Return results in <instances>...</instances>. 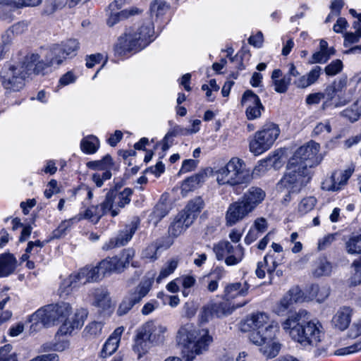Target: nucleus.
I'll use <instances>...</instances> for the list:
<instances>
[{
    "mask_svg": "<svg viewBox=\"0 0 361 361\" xmlns=\"http://www.w3.org/2000/svg\"><path fill=\"white\" fill-rule=\"evenodd\" d=\"M300 318L301 313L292 314L283 322V329L288 331L295 341L307 350L312 351L314 357L325 355L326 349L320 346L324 336L321 323L310 321L302 324L300 322Z\"/></svg>",
    "mask_w": 361,
    "mask_h": 361,
    "instance_id": "obj_1",
    "label": "nucleus"
},
{
    "mask_svg": "<svg viewBox=\"0 0 361 361\" xmlns=\"http://www.w3.org/2000/svg\"><path fill=\"white\" fill-rule=\"evenodd\" d=\"M154 39V25L148 20L136 29H126L118 38L114 50L118 56H124L131 52L136 53L145 49Z\"/></svg>",
    "mask_w": 361,
    "mask_h": 361,
    "instance_id": "obj_2",
    "label": "nucleus"
},
{
    "mask_svg": "<svg viewBox=\"0 0 361 361\" xmlns=\"http://www.w3.org/2000/svg\"><path fill=\"white\" fill-rule=\"evenodd\" d=\"M177 341L179 345L184 348L186 361H192L195 355L207 351L213 339L207 329L195 328L191 324H187L180 327L178 331Z\"/></svg>",
    "mask_w": 361,
    "mask_h": 361,
    "instance_id": "obj_3",
    "label": "nucleus"
},
{
    "mask_svg": "<svg viewBox=\"0 0 361 361\" xmlns=\"http://www.w3.org/2000/svg\"><path fill=\"white\" fill-rule=\"evenodd\" d=\"M279 328L278 323L271 321L269 315L264 312L253 314L240 325L242 331H250L249 340L257 345L274 339Z\"/></svg>",
    "mask_w": 361,
    "mask_h": 361,
    "instance_id": "obj_4",
    "label": "nucleus"
},
{
    "mask_svg": "<svg viewBox=\"0 0 361 361\" xmlns=\"http://www.w3.org/2000/svg\"><path fill=\"white\" fill-rule=\"evenodd\" d=\"M252 177L247 169L243 160L233 157L224 166L216 171V180L220 185H229L235 188V190L241 185L245 186L251 181ZM238 193V191H236Z\"/></svg>",
    "mask_w": 361,
    "mask_h": 361,
    "instance_id": "obj_5",
    "label": "nucleus"
},
{
    "mask_svg": "<svg viewBox=\"0 0 361 361\" xmlns=\"http://www.w3.org/2000/svg\"><path fill=\"white\" fill-rule=\"evenodd\" d=\"M28 78L29 74L23 61L6 63L0 71V82L8 92L23 90Z\"/></svg>",
    "mask_w": 361,
    "mask_h": 361,
    "instance_id": "obj_6",
    "label": "nucleus"
},
{
    "mask_svg": "<svg viewBox=\"0 0 361 361\" xmlns=\"http://www.w3.org/2000/svg\"><path fill=\"white\" fill-rule=\"evenodd\" d=\"M312 171L293 161H288L287 172L281 180V184L290 192L298 193L311 180Z\"/></svg>",
    "mask_w": 361,
    "mask_h": 361,
    "instance_id": "obj_7",
    "label": "nucleus"
},
{
    "mask_svg": "<svg viewBox=\"0 0 361 361\" xmlns=\"http://www.w3.org/2000/svg\"><path fill=\"white\" fill-rule=\"evenodd\" d=\"M279 134L280 129L277 124L274 123L264 124L250 140L249 144L250 152L255 155H259L267 151L274 145Z\"/></svg>",
    "mask_w": 361,
    "mask_h": 361,
    "instance_id": "obj_8",
    "label": "nucleus"
},
{
    "mask_svg": "<svg viewBox=\"0 0 361 361\" xmlns=\"http://www.w3.org/2000/svg\"><path fill=\"white\" fill-rule=\"evenodd\" d=\"M213 251L216 259L224 260L228 266L239 264L245 256V250L241 245L234 246L228 240H222L215 244Z\"/></svg>",
    "mask_w": 361,
    "mask_h": 361,
    "instance_id": "obj_9",
    "label": "nucleus"
},
{
    "mask_svg": "<svg viewBox=\"0 0 361 361\" xmlns=\"http://www.w3.org/2000/svg\"><path fill=\"white\" fill-rule=\"evenodd\" d=\"M319 147L318 143L310 141L299 147L289 161H293L297 165L305 166V168L312 170V168L317 166L322 160L318 155Z\"/></svg>",
    "mask_w": 361,
    "mask_h": 361,
    "instance_id": "obj_10",
    "label": "nucleus"
},
{
    "mask_svg": "<svg viewBox=\"0 0 361 361\" xmlns=\"http://www.w3.org/2000/svg\"><path fill=\"white\" fill-rule=\"evenodd\" d=\"M26 66L29 76L35 75H44L47 69L56 65V59L54 56H51L50 49L47 51L44 59L39 60V56L35 54H27L23 60Z\"/></svg>",
    "mask_w": 361,
    "mask_h": 361,
    "instance_id": "obj_11",
    "label": "nucleus"
},
{
    "mask_svg": "<svg viewBox=\"0 0 361 361\" xmlns=\"http://www.w3.org/2000/svg\"><path fill=\"white\" fill-rule=\"evenodd\" d=\"M140 225V219L134 217L133 220L121 230L116 236L111 238L102 247L104 250H109L126 245L133 238Z\"/></svg>",
    "mask_w": 361,
    "mask_h": 361,
    "instance_id": "obj_12",
    "label": "nucleus"
},
{
    "mask_svg": "<svg viewBox=\"0 0 361 361\" xmlns=\"http://www.w3.org/2000/svg\"><path fill=\"white\" fill-rule=\"evenodd\" d=\"M79 47V42L77 39H70L61 44H54L51 47V56H54L56 59V65L59 66L67 58L75 56Z\"/></svg>",
    "mask_w": 361,
    "mask_h": 361,
    "instance_id": "obj_13",
    "label": "nucleus"
},
{
    "mask_svg": "<svg viewBox=\"0 0 361 361\" xmlns=\"http://www.w3.org/2000/svg\"><path fill=\"white\" fill-rule=\"evenodd\" d=\"M252 211L240 199L229 204L225 214L227 226H233L247 218Z\"/></svg>",
    "mask_w": 361,
    "mask_h": 361,
    "instance_id": "obj_14",
    "label": "nucleus"
},
{
    "mask_svg": "<svg viewBox=\"0 0 361 361\" xmlns=\"http://www.w3.org/2000/svg\"><path fill=\"white\" fill-rule=\"evenodd\" d=\"M49 305L39 308L29 317L28 322L31 323L30 326V333H35L43 327L54 325L51 312L49 309Z\"/></svg>",
    "mask_w": 361,
    "mask_h": 361,
    "instance_id": "obj_15",
    "label": "nucleus"
},
{
    "mask_svg": "<svg viewBox=\"0 0 361 361\" xmlns=\"http://www.w3.org/2000/svg\"><path fill=\"white\" fill-rule=\"evenodd\" d=\"M154 279L145 276L135 288L130 289L126 295L133 302L139 304L152 289Z\"/></svg>",
    "mask_w": 361,
    "mask_h": 361,
    "instance_id": "obj_16",
    "label": "nucleus"
},
{
    "mask_svg": "<svg viewBox=\"0 0 361 361\" xmlns=\"http://www.w3.org/2000/svg\"><path fill=\"white\" fill-rule=\"evenodd\" d=\"M265 192L260 188L251 187L239 198L252 211L264 200Z\"/></svg>",
    "mask_w": 361,
    "mask_h": 361,
    "instance_id": "obj_17",
    "label": "nucleus"
},
{
    "mask_svg": "<svg viewBox=\"0 0 361 361\" xmlns=\"http://www.w3.org/2000/svg\"><path fill=\"white\" fill-rule=\"evenodd\" d=\"M204 202L201 197H196L188 202L185 209L180 213L187 219L186 223L192 224L204 208Z\"/></svg>",
    "mask_w": 361,
    "mask_h": 361,
    "instance_id": "obj_18",
    "label": "nucleus"
},
{
    "mask_svg": "<svg viewBox=\"0 0 361 361\" xmlns=\"http://www.w3.org/2000/svg\"><path fill=\"white\" fill-rule=\"evenodd\" d=\"M147 336H148L146 334V330H144L141 326L137 330L136 336L134 340L135 343L133 347L134 352L137 354L139 359L143 355L147 353L148 350L149 349V344L152 343L149 342V337Z\"/></svg>",
    "mask_w": 361,
    "mask_h": 361,
    "instance_id": "obj_19",
    "label": "nucleus"
},
{
    "mask_svg": "<svg viewBox=\"0 0 361 361\" xmlns=\"http://www.w3.org/2000/svg\"><path fill=\"white\" fill-rule=\"evenodd\" d=\"M143 329L146 330V334L149 336V340L151 343H159L164 341V334L166 332V327L161 325H156L152 322H147L142 325Z\"/></svg>",
    "mask_w": 361,
    "mask_h": 361,
    "instance_id": "obj_20",
    "label": "nucleus"
},
{
    "mask_svg": "<svg viewBox=\"0 0 361 361\" xmlns=\"http://www.w3.org/2000/svg\"><path fill=\"white\" fill-rule=\"evenodd\" d=\"M352 312L353 310L349 307L340 308L332 318L333 326L341 331L345 330L350 322Z\"/></svg>",
    "mask_w": 361,
    "mask_h": 361,
    "instance_id": "obj_21",
    "label": "nucleus"
},
{
    "mask_svg": "<svg viewBox=\"0 0 361 361\" xmlns=\"http://www.w3.org/2000/svg\"><path fill=\"white\" fill-rule=\"evenodd\" d=\"M123 331V327H118L114 330L112 334L105 342L101 354L102 357L112 355L117 350L121 340V334Z\"/></svg>",
    "mask_w": 361,
    "mask_h": 361,
    "instance_id": "obj_22",
    "label": "nucleus"
},
{
    "mask_svg": "<svg viewBox=\"0 0 361 361\" xmlns=\"http://www.w3.org/2000/svg\"><path fill=\"white\" fill-rule=\"evenodd\" d=\"M107 203L108 201L104 202V200L99 205L88 207L83 214H80L79 219H86L90 220L94 224H97L104 214L108 213Z\"/></svg>",
    "mask_w": 361,
    "mask_h": 361,
    "instance_id": "obj_23",
    "label": "nucleus"
},
{
    "mask_svg": "<svg viewBox=\"0 0 361 361\" xmlns=\"http://www.w3.org/2000/svg\"><path fill=\"white\" fill-rule=\"evenodd\" d=\"M17 267V259L11 253L0 255V278L6 277L14 272Z\"/></svg>",
    "mask_w": 361,
    "mask_h": 361,
    "instance_id": "obj_24",
    "label": "nucleus"
},
{
    "mask_svg": "<svg viewBox=\"0 0 361 361\" xmlns=\"http://www.w3.org/2000/svg\"><path fill=\"white\" fill-rule=\"evenodd\" d=\"M250 288V286L247 281L243 283L240 282L229 283L225 287V297L228 300L238 296H245L248 294Z\"/></svg>",
    "mask_w": 361,
    "mask_h": 361,
    "instance_id": "obj_25",
    "label": "nucleus"
},
{
    "mask_svg": "<svg viewBox=\"0 0 361 361\" xmlns=\"http://www.w3.org/2000/svg\"><path fill=\"white\" fill-rule=\"evenodd\" d=\"M272 84L278 93H285L290 84L291 78L288 75H283L280 69H275L271 73Z\"/></svg>",
    "mask_w": 361,
    "mask_h": 361,
    "instance_id": "obj_26",
    "label": "nucleus"
},
{
    "mask_svg": "<svg viewBox=\"0 0 361 361\" xmlns=\"http://www.w3.org/2000/svg\"><path fill=\"white\" fill-rule=\"evenodd\" d=\"M111 11L106 20V24L109 27H113L121 20L142 13V10L137 7H130L117 13H114L112 10H111Z\"/></svg>",
    "mask_w": 361,
    "mask_h": 361,
    "instance_id": "obj_27",
    "label": "nucleus"
},
{
    "mask_svg": "<svg viewBox=\"0 0 361 361\" xmlns=\"http://www.w3.org/2000/svg\"><path fill=\"white\" fill-rule=\"evenodd\" d=\"M308 300H316L318 302H324L330 294V287L327 285H311L306 290Z\"/></svg>",
    "mask_w": 361,
    "mask_h": 361,
    "instance_id": "obj_28",
    "label": "nucleus"
},
{
    "mask_svg": "<svg viewBox=\"0 0 361 361\" xmlns=\"http://www.w3.org/2000/svg\"><path fill=\"white\" fill-rule=\"evenodd\" d=\"M321 72L322 68L320 66H314L308 73L294 80L293 83L298 88H306L317 81Z\"/></svg>",
    "mask_w": 361,
    "mask_h": 361,
    "instance_id": "obj_29",
    "label": "nucleus"
},
{
    "mask_svg": "<svg viewBox=\"0 0 361 361\" xmlns=\"http://www.w3.org/2000/svg\"><path fill=\"white\" fill-rule=\"evenodd\" d=\"M83 323L82 316L80 317L78 313H75L71 319L66 318L64 322L59 329L57 334L61 336L71 334L75 329L80 328Z\"/></svg>",
    "mask_w": 361,
    "mask_h": 361,
    "instance_id": "obj_30",
    "label": "nucleus"
},
{
    "mask_svg": "<svg viewBox=\"0 0 361 361\" xmlns=\"http://www.w3.org/2000/svg\"><path fill=\"white\" fill-rule=\"evenodd\" d=\"M107 201L108 203L106 204V207L108 209V212L110 213L112 217H115L118 215L121 212V209L123 208L118 201L116 189H111L106 194L104 202H106Z\"/></svg>",
    "mask_w": 361,
    "mask_h": 361,
    "instance_id": "obj_31",
    "label": "nucleus"
},
{
    "mask_svg": "<svg viewBox=\"0 0 361 361\" xmlns=\"http://www.w3.org/2000/svg\"><path fill=\"white\" fill-rule=\"evenodd\" d=\"M54 323L66 319L71 312V307L68 303L61 302L51 304L49 307Z\"/></svg>",
    "mask_w": 361,
    "mask_h": 361,
    "instance_id": "obj_32",
    "label": "nucleus"
},
{
    "mask_svg": "<svg viewBox=\"0 0 361 361\" xmlns=\"http://www.w3.org/2000/svg\"><path fill=\"white\" fill-rule=\"evenodd\" d=\"M339 86V85H337L336 84L331 85L322 92L324 99H325L322 104L323 109L331 106L337 97H339V94L341 93Z\"/></svg>",
    "mask_w": 361,
    "mask_h": 361,
    "instance_id": "obj_33",
    "label": "nucleus"
},
{
    "mask_svg": "<svg viewBox=\"0 0 361 361\" xmlns=\"http://www.w3.org/2000/svg\"><path fill=\"white\" fill-rule=\"evenodd\" d=\"M260 346V352L268 359L276 357L281 348V345L278 342L274 341V339L264 342Z\"/></svg>",
    "mask_w": 361,
    "mask_h": 361,
    "instance_id": "obj_34",
    "label": "nucleus"
},
{
    "mask_svg": "<svg viewBox=\"0 0 361 361\" xmlns=\"http://www.w3.org/2000/svg\"><path fill=\"white\" fill-rule=\"evenodd\" d=\"M353 171L350 169L345 170L339 174L336 173H333L331 178L332 184L329 188V190L334 191L340 190L341 188L347 183Z\"/></svg>",
    "mask_w": 361,
    "mask_h": 361,
    "instance_id": "obj_35",
    "label": "nucleus"
},
{
    "mask_svg": "<svg viewBox=\"0 0 361 361\" xmlns=\"http://www.w3.org/2000/svg\"><path fill=\"white\" fill-rule=\"evenodd\" d=\"M99 147V141L94 135H88L84 137L80 143V147L83 152L86 154L95 153Z\"/></svg>",
    "mask_w": 361,
    "mask_h": 361,
    "instance_id": "obj_36",
    "label": "nucleus"
},
{
    "mask_svg": "<svg viewBox=\"0 0 361 361\" xmlns=\"http://www.w3.org/2000/svg\"><path fill=\"white\" fill-rule=\"evenodd\" d=\"M95 306L102 308V310H107L111 307V300L109 293L104 290H98L94 293Z\"/></svg>",
    "mask_w": 361,
    "mask_h": 361,
    "instance_id": "obj_37",
    "label": "nucleus"
},
{
    "mask_svg": "<svg viewBox=\"0 0 361 361\" xmlns=\"http://www.w3.org/2000/svg\"><path fill=\"white\" fill-rule=\"evenodd\" d=\"M187 219L180 214L178 219L171 225L169 231L173 236H178L185 231L192 224L186 223Z\"/></svg>",
    "mask_w": 361,
    "mask_h": 361,
    "instance_id": "obj_38",
    "label": "nucleus"
},
{
    "mask_svg": "<svg viewBox=\"0 0 361 361\" xmlns=\"http://www.w3.org/2000/svg\"><path fill=\"white\" fill-rule=\"evenodd\" d=\"M12 8H14V4L11 0H1L0 1V19L2 20L11 22L13 20V15L12 13Z\"/></svg>",
    "mask_w": 361,
    "mask_h": 361,
    "instance_id": "obj_39",
    "label": "nucleus"
},
{
    "mask_svg": "<svg viewBox=\"0 0 361 361\" xmlns=\"http://www.w3.org/2000/svg\"><path fill=\"white\" fill-rule=\"evenodd\" d=\"M112 165V159L109 154H106L100 160L92 161L87 163V167L90 169L99 171L110 169Z\"/></svg>",
    "mask_w": 361,
    "mask_h": 361,
    "instance_id": "obj_40",
    "label": "nucleus"
},
{
    "mask_svg": "<svg viewBox=\"0 0 361 361\" xmlns=\"http://www.w3.org/2000/svg\"><path fill=\"white\" fill-rule=\"evenodd\" d=\"M204 174L198 173L186 178L181 186L182 192H188L196 188L203 181Z\"/></svg>",
    "mask_w": 361,
    "mask_h": 361,
    "instance_id": "obj_41",
    "label": "nucleus"
},
{
    "mask_svg": "<svg viewBox=\"0 0 361 361\" xmlns=\"http://www.w3.org/2000/svg\"><path fill=\"white\" fill-rule=\"evenodd\" d=\"M68 281L69 286L72 288L90 283L87 276L85 271H84V267L80 269L78 272L71 274Z\"/></svg>",
    "mask_w": 361,
    "mask_h": 361,
    "instance_id": "obj_42",
    "label": "nucleus"
},
{
    "mask_svg": "<svg viewBox=\"0 0 361 361\" xmlns=\"http://www.w3.org/2000/svg\"><path fill=\"white\" fill-rule=\"evenodd\" d=\"M169 9V5L163 0H154L150 5L152 16L157 18L164 15Z\"/></svg>",
    "mask_w": 361,
    "mask_h": 361,
    "instance_id": "obj_43",
    "label": "nucleus"
},
{
    "mask_svg": "<svg viewBox=\"0 0 361 361\" xmlns=\"http://www.w3.org/2000/svg\"><path fill=\"white\" fill-rule=\"evenodd\" d=\"M353 27L355 29V32H347L345 35V39L343 43L345 47H348L351 44L359 42L361 37V23L355 22Z\"/></svg>",
    "mask_w": 361,
    "mask_h": 361,
    "instance_id": "obj_44",
    "label": "nucleus"
},
{
    "mask_svg": "<svg viewBox=\"0 0 361 361\" xmlns=\"http://www.w3.org/2000/svg\"><path fill=\"white\" fill-rule=\"evenodd\" d=\"M331 271V265L326 259H320L316 264L313 275L316 277L329 275Z\"/></svg>",
    "mask_w": 361,
    "mask_h": 361,
    "instance_id": "obj_45",
    "label": "nucleus"
},
{
    "mask_svg": "<svg viewBox=\"0 0 361 361\" xmlns=\"http://www.w3.org/2000/svg\"><path fill=\"white\" fill-rule=\"evenodd\" d=\"M67 3V0H47L45 3L43 13L51 15L58 10L62 9Z\"/></svg>",
    "mask_w": 361,
    "mask_h": 361,
    "instance_id": "obj_46",
    "label": "nucleus"
},
{
    "mask_svg": "<svg viewBox=\"0 0 361 361\" xmlns=\"http://www.w3.org/2000/svg\"><path fill=\"white\" fill-rule=\"evenodd\" d=\"M317 204V199L310 196L303 198L299 203L298 211L300 215H305L314 209Z\"/></svg>",
    "mask_w": 361,
    "mask_h": 361,
    "instance_id": "obj_47",
    "label": "nucleus"
},
{
    "mask_svg": "<svg viewBox=\"0 0 361 361\" xmlns=\"http://www.w3.org/2000/svg\"><path fill=\"white\" fill-rule=\"evenodd\" d=\"M347 252L350 254L361 253V234L353 235L345 243Z\"/></svg>",
    "mask_w": 361,
    "mask_h": 361,
    "instance_id": "obj_48",
    "label": "nucleus"
},
{
    "mask_svg": "<svg viewBox=\"0 0 361 361\" xmlns=\"http://www.w3.org/2000/svg\"><path fill=\"white\" fill-rule=\"evenodd\" d=\"M103 324L102 322H92L89 324L84 329L85 336L87 338H92L99 336L102 334Z\"/></svg>",
    "mask_w": 361,
    "mask_h": 361,
    "instance_id": "obj_49",
    "label": "nucleus"
},
{
    "mask_svg": "<svg viewBox=\"0 0 361 361\" xmlns=\"http://www.w3.org/2000/svg\"><path fill=\"white\" fill-rule=\"evenodd\" d=\"M178 261L176 259H171L169 261L165 266L161 269L159 275L157 278V282L158 283H161V281L171 275L174 272L175 269L177 268Z\"/></svg>",
    "mask_w": 361,
    "mask_h": 361,
    "instance_id": "obj_50",
    "label": "nucleus"
},
{
    "mask_svg": "<svg viewBox=\"0 0 361 361\" xmlns=\"http://www.w3.org/2000/svg\"><path fill=\"white\" fill-rule=\"evenodd\" d=\"M214 307V312L216 317L229 314L235 308V307H231L227 301L221 302L219 304H213ZM243 305H237L236 307H242Z\"/></svg>",
    "mask_w": 361,
    "mask_h": 361,
    "instance_id": "obj_51",
    "label": "nucleus"
},
{
    "mask_svg": "<svg viewBox=\"0 0 361 361\" xmlns=\"http://www.w3.org/2000/svg\"><path fill=\"white\" fill-rule=\"evenodd\" d=\"M357 102L353 104L350 108L343 110L341 115L351 122L357 121L361 115V109L358 108Z\"/></svg>",
    "mask_w": 361,
    "mask_h": 361,
    "instance_id": "obj_52",
    "label": "nucleus"
},
{
    "mask_svg": "<svg viewBox=\"0 0 361 361\" xmlns=\"http://www.w3.org/2000/svg\"><path fill=\"white\" fill-rule=\"evenodd\" d=\"M135 305L133 301L126 294L120 302L116 314L118 316H123L128 314Z\"/></svg>",
    "mask_w": 361,
    "mask_h": 361,
    "instance_id": "obj_53",
    "label": "nucleus"
},
{
    "mask_svg": "<svg viewBox=\"0 0 361 361\" xmlns=\"http://www.w3.org/2000/svg\"><path fill=\"white\" fill-rule=\"evenodd\" d=\"M242 105L252 106L254 105H259L261 103L259 97L255 94L252 90H246L243 94L241 99Z\"/></svg>",
    "mask_w": 361,
    "mask_h": 361,
    "instance_id": "obj_54",
    "label": "nucleus"
},
{
    "mask_svg": "<svg viewBox=\"0 0 361 361\" xmlns=\"http://www.w3.org/2000/svg\"><path fill=\"white\" fill-rule=\"evenodd\" d=\"M169 212L168 205L163 201H159L152 213V219H154L156 221H160Z\"/></svg>",
    "mask_w": 361,
    "mask_h": 361,
    "instance_id": "obj_55",
    "label": "nucleus"
},
{
    "mask_svg": "<svg viewBox=\"0 0 361 361\" xmlns=\"http://www.w3.org/2000/svg\"><path fill=\"white\" fill-rule=\"evenodd\" d=\"M12 345L6 344L0 348V361H18L15 353H11Z\"/></svg>",
    "mask_w": 361,
    "mask_h": 361,
    "instance_id": "obj_56",
    "label": "nucleus"
},
{
    "mask_svg": "<svg viewBox=\"0 0 361 361\" xmlns=\"http://www.w3.org/2000/svg\"><path fill=\"white\" fill-rule=\"evenodd\" d=\"M343 69V63L339 59L332 61L326 66L324 71L327 75L334 76L339 73Z\"/></svg>",
    "mask_w": 361,
    "mask_h": 361,
    "instance_id": "obj_57",
    "label": "nucleus"
},
{
    "mask_svg": "<svg viewBox=\"0 0 361 361\" xmlns=\"http://www.w3.org/2000/svg\"><path fill=\"white\" fill-rule=\"evenodd\" d=\"M84 271H85L90 283L97 282L102 278L97 265L95 267L86 266L84 267Z\"/></svg>",
    "mask_w": 361,
    "mask_h": 361,
    "instance_id": "obj_58",
    "label": "nucleus"
},
{
    "mask_svg": "<svg viewBox=\"0 0 361 361\" xmlns=\"http://www.w3.org/2000/svg\"><path fill=\"white\" fill-rule=\"evenodd\" d=\"M114 262L116 261L115 259H113V257H111L109 259H105L98 264L97 267L99 268L100 273L102 274V277H104V275L107 273L115 271Z\"/></svg>",
    "mask_w": 361,
    "mask_h": 361,
    "instance_id": "obj_59",
    "label": "nucleus"
},
{
    "mask_svg": "<svg viewBox=\"0 0 361 361\" xmlns=\"http://www.w3.org/2000/svg\"><path fill=\"white\" fill-rule=\"evenodd\" d=\"M29 25L30 22L25 20L17 22L10 27L6 32V35L8 33V32H11V33L17 35H21L28 29Z\"/></svg>",
    "mask_w": 361,
    "mask_h": 361,
    "instance_id": "obj_60",
    "label": "nucleus"
},
{
    "mask_svg": "<svg viewBox=\"0 0 361 361\" xmlns=\"http://www.w3.org/2000/svg\"><path fill=\"white\" fill-rule=\"evenodd\" d=\"M133 193V190L129 188H124V190L121 192H118L116 190V195H118V201L122 208H124L130 202V197L132 196Z\"/></svg>",
    "mask_w": 361,
    "mask_h": 361,
    "instance_id": "obj_61",
    "label": "nucleus"
},
{
    "mask_svg": "<svg viewBox=\"0 0 361 361\" xmlns=\"http://www.w3.org/2000/svg\"><path fill=\"white\" fill-rule=\"evenodd\" d=\"M353 266L355 267V273L349 280L351 286H356L361 283V262L354 261Z\"/></svg>",
    "mask_w": 361,
    "mask_h": 361,
    "instance_id": "obj_62",
    "label": "nucleus"
},
{
    "mask_svg": "<svg viewBox=\"0 0 361 361\" xmlns=\"http://www.w3.org/2000/svg\"><path fill=\"white\" fill-rule=\"evenodd\" d=\"M14 4L15 8H23L25 7H36L39 6L42 0H11Z\"/></svg>",
    "mask_w": 361,
    "mask_h": 361,
    "instance_id": "obj_63",
    "label": "nucleus"
},
{
    "mask_svg": "<svg viewBox=\"0 0 361 361\" xmlns=\"http://www.w3.org/2000/svg\"><path fill=\"white\" fill-rule=\"evenodd\" d=\"M264 109L262 104L259 105H254L247 106L246 109V116L249 120H253L259 118L261 116V111Z\"/></svg>",
    "mask_w": 361,
    "mask_h": 361,
    "instance_id": "obj_64",
    "label": "nucleus"
}]
</instances>
